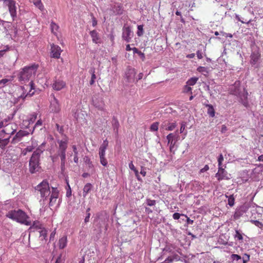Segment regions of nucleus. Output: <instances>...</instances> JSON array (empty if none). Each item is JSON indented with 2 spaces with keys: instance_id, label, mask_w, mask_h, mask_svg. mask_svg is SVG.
Instances as JSON below:
<instances>
[{
  "instance_id": "nucleus-1",
  "label": "nucleus",
  "mask_w": 263,
  "mask_h": 263,
  "mask_svg": "<svg viewBox=\"0 0 263 263\" xmlns=\"http://www.w3.org/2000/svg\"><path fill=\"white\" fill-rule=\"evenodd\" d=\"M37 68V65L32 64L25 67L20 72L18 79L20 82L25 83L30 80L28 85H25L21 87L23 93L21 96V98L24 99L26 97H31L34 94V91L32 90L34 89V86L32 79L35 76Z\"/></svg>"
},
{
  "instance_id": "nucleus-2",
  "label": "nucleus",
  "mask_w": 263,
  "mask_h": 263,
  "mask_svg": "<svg viewBox=\"0 0 263 263\" xmlns=\"http://www.w3.org/2000/svg\"><path fill=\"white\" fill-rule=\"evenodd\" d=\"M44 143H43L32 154L29 163V170L31 174H34L40 171L41 166L40 165V158L41 154L44 152L43 146Z\"/></svg>"
},
{
  "instance_id": "nucleus-3",
  "label": "nucleus",
  "mask_w": 263,
  "mask_h": 263,
  "mask_svg": "<svg viewBox=\"0 0 263 263\" xmlns=\"http://www.w3.org/2000/svg\"><path fill=\"white\" fill-rule=\"evenodd\" d=\"M6 216L26 226H30L31 224V221L29 220V217L21 210H11L7 214Z\"/></svg>"
},
{
  "instance_id": "nucleus-4",
  "label": "nucleus",
  "mask_w": 263,
  "mask_h": 263,
  "mask_svg": "<svg viewBox=\"0 0 263 263\" xmlns=\"http://www.w3.org/2000/svg\"><path fill=\"white\" fill-rule=\"evenodd\" d=\"M10 119H5L4 120L0 121V128L3 127V129L0 131V134H3L4 135L8 136L12 135L16 132L17 125L13 123H8Z\"/></svg>"
},
{
  "instance_id": "nucleus-5",
  "label": "nucleus",
  "mask_w": 263,
  "mask_h": 263,
  "mask_svg": "<svg viewBox=\"0 0 263 263\" xmlns=\"http://www.w3.org/2000/svg\"><path fill=\"white\" fill-rule=\"evenodd\" d=\"M35 189L40 193L41 197H49L50 196L51 190L49 183L46 179L43 180Z\"/></svg>"
},
{
  "instance_id": "nucleus-6",
  "label": "nucleus",
  "mask_w": 263,
  "mask_h": 263,
  "mask_svg": "<svg viewBox=\"0 0 263 263\" xmlns=\"http://www.w3.org/2000/svg\"><path fill=\"white\" fill-rule=\"evenodd\" d=\"M166 139L168 141V144L170 145V149L171 152L174 154L175 151L176 150L177 147L176 143L179 139V136L178 132L176 131L174 133L169 134L166 136Z\"/></svg>"
},
{
  "instance_id": "nucleus-7",
  "label": "nucleus",
  "mask_w": 263,
  "mask_h": 263,
  "mask_svg": "<svg viewBox=\"0 0 263 263\" xmlns=\"http://www.w3.org/2000/svg\"><path fill=\"white\" fill-rule=\"evenodd\" d=\"M4 4L8 7L13 21L15 20L17 18L16 2L14 0H4Z\"/></svg>"
},
{
  "instance_id": "nucleus-8",
  "label": "nucleus",
  "mask_w": 263,
  "mask_h": 263,
  "mask_svg": "<svg viewBox=\"0 0 263 263\" xmlns=\"http://www.w3.org/2000/svg\"><path fill=\"white\" fill-rule=\"evenodd\" d=\"M57 142L59 144L58 149V155L59 156H66V151L67 148L68 139L65 137L62 140H58Z\"/></svg>"
},
{
  "instance_id": "nucleus-9",
  "label": "nucleus",
  "mask_w": 263,
  "mask_h": 263,
  "mask_svg": "<svg viewBox=\"0 0 263 263\" xmlns=\"http://www.w3.org/2000/svg\"><path fill=\"white\" fill-rule=\"evenodd\" d=\"M260 58L261 54L258 50L252 51L250 55V61L252 66L255 68H257L259 64Z\"/></svg>"
},
{
  "instance_id": "nucleus-10",
  "label": "nucleus",
  "mask_w": 263,
  "mask_h": 263,
  "mask_svg": "<svg viewBox=\"0 0 263 263\" xmlns=\"http://www.w3.org/2000/svg\"><path fill=\"white\" fill-rule=\"evenodd\" d=\"M216 178L218 181L222 180H229L231 178V175L223 168L222 167H218V172L215 175Z\"/></svg>"
},
{
  "instance_id": "nucleus-11",
  "label": "nucleus",
  "mask_w": 263,
  "mask_h": 263,
  "mask_svg": "<svg viewBox=\"0 0 263 263\" xmlns=\"http://www.w3.org/2000/svg\"><path fill=\"white\" fill-rule=\"evenodd\" d=\"M51 97L52 99L50 101V109L53 112H58L61 109L59 102L53 94Z\"/></svg>"
},
{
  "instance_id": "nucleus-12",
  "label": "nucleus",
  "mask_w": 263,
  "mask_h": 263,
  "mask_svg": "<svg viewBox=\"0 0 263 263\" xmlns=\"http://www.w3.org/2000/svg\"><path fill=\"white\" fill-rule=\"evenodd\" d=\"M111 15H120L123 13V8L122 6L118 3L110 5V8Z\"/></svg>"
},
{
  "instance_id": "nucleus-13",
  "label": "nucleus",
  "mask_w": 263,
  "mask_h": 263,
  "mask_svg": "<svg viewBox=\"0 0 263 263\" xmlns=\"http://www.w3.org/2000/svg\"><path fill=\"white\" fill-rule=\"evenodd\" d=\"M28 134V132L22 130H20L16 133L15 136L12 138L11 141L12 144H15L20 141L22 138L24 136H27Z\"/></svg>"
},
{
  "instance_id": "nucleus-14",
  "label": "nucleus",
  "mask_w": 263,
  "mask_h": 263,
  "mask_svg": "<svg viewBox=\"0 0 263 263\" xmlns=\"http://www.w3.org/2000/svg\"><path fill=\"white\" fill-rule=\"evenodd\" d=\"M62 51V50L59 46L54 44L51 45V57L55 59H59Z\"/></svg>"
},
{
  "instance_id": "nucleus-15",
  "label": "nucleus",
  "mask_w": 263,
  "mask_h": 263,
  "mask_svg": "<svg viewBox=\"0 0 263 263\" xmlns=\"http://www.w3.org/2000/svg\"><path fill=\"white\" fill-rule=\"evenodd\" d=\"M122 38L127 42H129L133 37V33L129 27H124L122 32Z\"/></svg>"
},
{
  "instance_id": "nucleus-16",
  "label": "nucleus",
  "mask_w": 263,
  "mask_h": 263,
  "mask_svg": "<svg viewBox=\"0 0 263 263\" xmlns=\"http://www.w3.org/2000/svg\"><path fill=\"white\" fill-rule=\"evenodd\" d=\"M136 72L134 68H128L126 72L125 76L128 83H133L135 81V77Z\"/></svg>"
},
{
  "instance_id": "nucleus-17",
  "label": "nucleus",
  "mask_w": 263,
  "mask_h": 263,
  "mask_svg": "<svg viewBox=\"0 0 263 263\" xmlns=\"http://www.w3.org/2000/svg\"><path fill=\"white\" fill-rule=\"evenodd\" d=\"M10 136H6L0 134V148L4 149L10 142Z\"/></svg>"
},
{
  "instance_id": "nucleus-18",
  "label": "nucleus",
  "mask_w": 263,
  "mask_h": 263,
  "mask_svg": "<svg viewBox=\"0 0 263 263\" xmlns=\"http://www.w3.org/2000/svg\"><path fill=\"white\" fill-rule=\"evenodd\" d=\"M93 105L99 110H103L105 104L102 98H95L92 100Z\"/></svg>"
},
{
  "instance_id": "nucleus-19",
  "label": "nucleus",
  "mask_w": 263,
  "mask_h": 263,
  "mask_svg": "<svg viewBox=\"0 0 263 263\" xmlns=\"http://www.w3.org/2000/svg\"><path fill=\"white\" fill-rule=\"evenodd\" d=\"M249 206V203H245L236 210L235 215L238 216L242 215L244 213H245L247 211Z\"/></svg>"
},
{
  "instance_id": "nucleus-20",
  "label": "nucleus",
  "mask_w": 263,
  "mask_h": 263,
  "mask_svg": "<svg viewBox=\"0 0 263 263\" xmlns=\"http://www.w3.org/2000/svg\"><path fill=\"white\" fill-rule=\"evenodd\" d=\"M66 85V83L62 80H56L52 84V87L56 90H60Z\"/></svg>"
},
{
  "instance_id": "nucleus-21",
  "label": "nucleus",
  "mask_w": 263,
  "mask_h": 263,
  "mask_svg": "<svg viewBox=\"0 0 263 263\" xmlns=\"http://www.w3.org/2000/svg\"><path fill=\"white\" fill-rule=\"evenodd\" d=\"M108 141L106 139L104 140L103 143L101 145L99 148V157L105 156V151L108 146Z\"/></svg>"
},
{
  "instance_id": "nucleus-22",
  "label": "nucleus",
  "mask_w": 263,
  "mask_h": 263,
  "mask_svg": "<svg viewBox=\"0 0 263 263\" xmlns=\"http://www.w3.org/2000/svg\"><path fill=\"white\" fill-rule=\"evenodd\" d=\"M90 35L92 38L93 43L97 44L100 43V38L99 36L98 33L96 30H92L90 32Z\"/></svg>"
},
{
  "instance_id": "nucleus-23",
  "label": "nucleus",
  "mask_w": 263,
  "mask_h": 263,
  "mask_svg": "<svg viewBox=\"0 0 263 263\" xmlns=\"http://www.w3.org/2000/svg\"><path fill=\"white\" fill-rule=\"evenodd\" d=\"M174 247L173 245H167L163 249V251L164 252H167L170 253V254L173 255L174 256V259H177V255H176L175 254V252L174 251Z\"/></svg>"
},
{
  "instance_id": "nucleus-24",
  "label": "nucleus",
  "mask_w": 263,
  "mask_h": 263,
  "mask_svg": "<svg viewBox=\"0 0 263 263\" xmlns=\"http://www.w3.org/2000/svg\"><path fill=\"white\" fill-rule=\"evenodd\" d=\"M176 124L175 122L173 123H169L168 126H166V123H163L161 125V127L162 128H164L167 130H173L176 127Z\"/></svg>"
},
{
  "instance_id": "nucleus-25",
  "label": "nucleus",
  "mask_w": 263,
  "mask_h": 263,
  "mask_svg": "<svg viewBox=\"0 0 263 263\" xmlns=\"http://www.w3.org/2000/svg\"><path fill=\"white\" fill-rule=\"evenodd\" d=\"M67 243V236H64L59 240V246L60 249H64L66 247Z\"/></svg>"
},
{
  "instance_id": "nucleus-26",
  "label": "nucleus",
  "mask_w": 263,
  "mask_h": 263,
  "mask_svg": "<svg viewBox=\"0 0 263 263\" xmlns=\"http://www.w3.org/2000/svg\"><path fill=\"white\" fill-rule=\"evenodd\" d=\"M208 108L207 112L210 117H214L215 116V109L213 106L211 104H205Z\"/></svg>"
},
{
  "instance_id": "nucleus-27",
  "label": "nucleus",
  "mask_w": 263,
  "mask_h": 263,
  "mask_svg": "<svg viewBox=\"0 0 263 263\" xmlns=\"http://www.w3.org/2000/svg\"><path fill=\"white\" fill-rule=\"evenodd\" d=\"M85 162L86 163V165H87V167H88V169L89 171H90L92 173L93 172V165L92 164V161L90 160V159L88 157H86L85 158Z\"/></svg>"
},
{
  "instance_id": "nucleus-28",
  "label": "nucleus",
  "mask_w": 263,
  "mask_h": 263,
  "mask_svg": "<svg viewBox=\"0 0 263 263\" xmlns=\"http://www.w3.org/2000/svg\"><path fill=\"white\" fill-rule=\"evenodd\" d=\"M50 197H58L59 196V190L57 187L51 186Z\"/></svg>"
},
{
  "instance_id": "nucleus-29",
  "label": "nucleus",
  "mask_w": 263,
  "mask_h": 263,
  "mask_svg": "<svg viewBox=\"0 0 263 263\" xmlns=\"http://www.w3.org/2000/svg\"><path fill=\"white\" fill-rule=\"evenodd\" d=\"M248 95V93L247 91H244L243 94L240 96L241 102L243 104V105L245 106H247V105H248V102L247 101Z\"/></svg>"
},
{
  "instance_id": "nucleus-30",
  "label": "nucleus",
  "mask_w": 263,
  "mask_h": 263,
  "mask_svg": "<svg viewBox=\"0 0 263 263\" xmlns=\"http://www.w3.org/2000/svg\"><path fill=\"white\" fill-rule=\"evenodd\" d=\"M34 147L35 146L33 145L28 146L27 147L22 150L21 155L26 156L28 153L32 152Z\"/></svg>"
},
{
  "instance_id": "nucleus-31",
  "label": "nucleus",
  "mask_w": 263,
  "mask_h": 263,
  "mask_svg": "<svg viewBox=\"0 0 263 263\" xmlns=\"http://www.w3.org/2000/svg\"><path fill=\"white\" fill-rule=\"evenodd\" d=\"M72 149L74 153L73 161L76 163H78L79 162V153L78 151H77V146L76 145H73Z\"/></svg>"
},
{
  "instance_id": "nucleus-32",
  "label": "nucleus",
  "mask_w": 263,
  "mask_h": 263,
  "mask_svg": "<svg viewBox=\"0 0 263 263\" xmlns=\"http://www.w3.org/2000/svg\"><path fill=\"white\" fill-rule=\"evenodd\" d=\"M200 47H201V48H203V51H202L201 48V49L199 48V49L197 50L196 54H197V56L199 59H201L203 58V54L205 53V50L204 47L203 45H200Z\"/></svg>"
},
{
  "instance_id": "nucleus-33",
  "label": "nucleus",
  "mask_w": 263,
  "mask_h": 263,
  "mask_svg": "<svg viewBox=\"0 0 263 263\" xmlns=\"http://www.w3.org/2000/svg\"><path fill=\"white\" fill-rule=\"evenodd\" d=\"M234 237L235 239L237 240L242 241L243 240V236L241 231L237 230H235Z\"/></svg>"
},
{
  "instance_id": "nucleus-34",
  "label": "nucleus",
  "mask_w": 263,
  "mask_h": 263,
  "mask_svg": "<svg viewBox=\"0 0 263 263\" xmlns=\"http://www.w3.org/2000/svg\"><path fill=\"white\" fill-rule=\"evenodd\" d=\"M112 126L114 130L116 133H118V129L119 126V123L118 121L115 118L112 120Z\"/></svg>"
},
{
  "instance_id": "nucleus-35",
  "label": "nucleus",
  "mask_w": 263,
  "mask_h": 263,
  "mask_svg": "<svg viewBox=\"0 0 263 263\" xmlns=\"http://www.w3.org/2000/svg\"><path fill=\"white\" fill-rule=\"evenodd\" d=\"M198 80V78H191L186 82V84L190 86H193L196 83Z\"/></svg>"
},
{
  "instance_id": "nucleus-36",
  "label": "nucleus",
  "mask_w": 263,
  "mask_h": 263,
  "mask_svg": "<svg viewBox=\"0 0 263 263\" xmlns=\"http://www.w3.org/2000/svg\"><path fill=\"white\" fill-rule=\"evenodd\" d=\"M91 184L90 183H87L84 186L83 189L84 196H86V194L88 193L91 190Z\"/></svg>"
},
{
  "instance_id": "nucleus-37",
  "label": "nucleus",
  "mask_w": 263,
  "mask_h": 263,
  "mask_svg": "<svg viewBox=\"0 0 263 263\" xmlns=\"http://www.w3.org/2000/svg\"><path fill=\"white\" fill-rule=\"evenodd\" d=\"M34 5L37 7L40 10H42L44 6L41 2V0H33Z\"/></svg>"
},
{
  "instance_id": "nucleus-38",
  "label": "nucleus",
  "mask_w": 263,
  "mask_h": 263,
  "mask_svg": "<svg viewBox=\"0 0 263 263\" xmlns=\"http://www.w3.org/2000/svg\"><path fill=\"white\" fill-rule=\"evenodd\" d=\"M36 119V115L35 114L31 115L28 118V124H33Z\"/></svg>"
},
{
  "instance_id": "nucleus-39",
  "label": "nucleus",
  "mask_w": 263,
  "mask_h": 263,
  "mask_svg": "<svg viewBox=\"0 0 263 263\" xmlns=\"http://www.w3.org/2000/svg\"><path fill=\"white\" fill-rule=\"evenodd\" d=\"M61 159V168L62 171H64L66 162V156H59Z\"/></svg>"
},
{
  "instance_id": "nucleus-40",
  "label": "nucleus",
  "mask_w": 263,
  "mask_h": 263,
  "mask_svg": "<svg viewBox=\"0 0 263 263\" xmlns=\"http://www.w3.org/2000/svg\"><path fill=\"white\" fill-rule=\"evenodd\" d=\"M51 31L55 34L56 31L58 30L59 28V26L54 23L52 22L50 25Z\"/></svg>"
},
{
  "instance_id": "nucleus-41",
  "label": "nucleus",
  "mask_w": 263,
  "mask_h": 263,
  "mask_svg": "<svg viewBox=\"0 0 263 263\" xmlns=\"http://www.w3.org/2000/svg\"><path fill=\"white\" fill-rule=\"evenodd\" d=\"M143 25H138V31L137 32V35L138 36H141L143 34L144 31L143 29Z\"/></svg>"
},
{
  "instance_id": "nucleus-42",
  "label": "nucleus",
  "mask_w": 263,
  "mask_h": 263,
  "mask_svg": "<svg viewBox=\"0 0 263 263\" xmlns=\"http://www.w3.org/2000/svg\"><path fill=\"white\" fill-rule=\"evenodd\" d=\"M90 72L92 73L91 80L90 81V84L93 85L95 83V81L96 79V74H95V69H91Z\"/></svg>"
},
{
  "instance_id": "nucleus-43",
  "label": "nucleus",
  "mask_w": 263,
  "mask_h": 263,
  "mask_svg": "<svg viewBox=\"0 0 263 263\" xmlns=\"http://www.w3.org/2000/svg\"><path fill=\"white\" fill-rule=\"evenodd\" d=\"M158 125H159V123L158 122L153 123L151 125V127H150L151 130L153 131V132L157 131V130L158 129Z\"/></svg>"
},
{
  "instance_id": "nucleus-44",
  "label": "nucleus",
  "mask_w": 263,
  "mask_h": 263,
  "mask_svg": "<svg viewBox=\"0 0 263 263\" xmlns=\"http://www.w3.org/2000/svg\"><path fill=\"white\" fill-rule=\"evenodd\" d=\"M231 257L233 261H241V257L239 255L233 254Z\"/></svg>"
},
{
  "instance_id": "nucleus-45",
  "label": "nucleus",
  "mask_w": 263,
  "mask_h": 263,
  "mask_svg": "<svg viewBox=\"0 0 263 263\" xmlns=\"http://www.w3.org/2000/svg\"><path fill=\"white\" fill-rule=\"evenodd\" d=\"M250 260V255L247 254H245L241 257V261L242 263H248V261Z\"/></svg>"
},
{
  "instance_id": "nucleus-46",
  "label": "nucleus",
  "mask_w": 263,
  "mask_h": 263,
  "mask_svg": "<svg viewBox=\"0 0 263 263\" xmlns=\"http://www.w3.org/2000/svg\"><path fill=\"white\" fill-rule=\"evenodd\" d=\"M40 237H42V239H45L47 237V230L46 229H42L40 231Z\"/></svg>"
},
{
  "instance_id": "nucleus-47",
  "label": "nucleus",
  "mask_w": 263,
  "mask_h": 263,
  "mask_svg": "<svg viewBox=\"0 0 263 263\" xmlns=\"http://www.w3.org/2000/svg\"><path fill=\"white\" fill-rule=\"evenodd\" d=\"M99 157H100V159L101 164L104 166H107L108 162H107L106 159L105 158V156Z\"/></svg>"
},
{
  "instance_id": "nucleus-48",
  "label": "nucleus",
  "mask_w": 263,
  "mask_h": 263,
  "mask_svg": "<svg viewBox=\"0 0 263 263\" xmlns=\"http://www.w3.org/2000/svg\"><path fill=\"white\" fill-rule=\"evenodd\" d=\"M12 80L11 79L5 78L1 80H0V85H2L3 86L6 85L8 83L11 82Z\"/></svg>"
},
{
  "instance_id": "nucleus-49",
  "label": "nucleus",
  "mask_w": 263,
  "mask_h": 263,
  "mask_svg": "<svg viewBox=\"0 0 263 263\" xmlns=\"http://www.w3.org/2000/svg\"><path fill=\"white\" fill-rule=\"evenodd\" d=\"M223 161V157L222 154H220L218 158V167H222V163Z\"/></svg>"
},
{
  "instance_id": "nucleus-50",
  "label": "nucleus",
  "mask_w": 263,
  "mask_h": 263,
  "mask_svg": "<svg viewBox=\"0 0 263 263\" xmlns=\"http://www.w3.org/2000/svg\"><path fill=\"white\" fill-rule=\"evenodd\" d=\"M183 92L185 93H187L190 92L192 93V88L191 86L188 85H186L183 88Z\"/></svg>"
},
{
  "instance_id": "nucleus-51",
  "label": "nucleus",
  "mask_w": 263,
  "mask_h": 263,
  "mask_svg": "<svg viewBox=\"0 0 263 263\" xmlns=\"http://www.w3.org/2000/svg\"><path fill=\"white\" fill-rule=\"evenodd\" d=\"M90 211V208H88L86 210V216L85 217V219H84V221L85 223H87L89 221V218H90V213L89 212Z\"/></svg>"
},
{
  "instance_id": "nucleus-52",
  "label": "nucleus",
  "mask_w": 263,
  "mask_h": 263,
  "mask_svg": "<svg viewBox=\"0 0 263 263\" xmlns=\"http://www.w3.org/2000/svg\"><path fill=\"white\" fill-rule=\"evenodd\" d=\"M197 70L199 72H202V73L208 72L207 68L204 67H202V66H199V67H198Z\"/></svg>"
},
{
  "instance_id": "nucleus-53",
  "label": "nucleus",
  "mask_w": 263,
  "mask_h": 263,
  "mask_svg": "<svg viewBox=\"0 0 263 263\" xmlns=\"http://www.w3.org/2000/svg\"><path fill=\"white\" fill-rule=\"evenodd\" d=\"M156 201L154 200H151L150 199H147L146 200V204L149 206H153L155 204Z\"/></svg>"
},
{
  "instance_id": "nucleus-54",
  "label": "nucleus",
  "mask_w": 263,
  "mask_h": 263,
  "mask_svg": "<svg viewBox=\"0 0 263 263\" xmlns=\"http://www.w3.org/2000/svg\"><path fill=\"white\" fill-rule=\"evenodd\" d=\"M180 216H185L183 214H180L178 213H175L173 215V217L175 220L179 219L180 218Z\"/></svg>"
},
{
  "instance_id": "nucleus-55",
  "label": "nucleus",
  "mask_w": 263,
  "mask_h": 263,
  "mask_svg": "<svg viewBox=\"0 0 263 263\" xmlns=\"http://www.w3.org/2000/svg\"><path fill=\"white\" fill-rule=\"evenodd\" d=\"M253 223L256 226H257V227H258V228H259L260 229H261L263 227V224L261 222H260V221H259L258 220H254L253 221Z\"/></svg>"
},
{
  "instance_id": "nucleus-56",
  "label": "nucleus",
  "mask_w": 263,
  "mask_h": 263,
  "mask_svg": "<svg viewBox=\"0 0 263 263\" xmlns=\"http://www.w3.org/2000/svg\"><path fill=\"white\" fill-rule=\"evenodd\" d=\"M234 199L235 198H228V204L230 206H232L234 204Z\"/></svg>"
},
{
  "instance_id": "nucleus-57",
  "label": "nucleus",
  "mask_w": 263,
  "mask_h": 263,
  "mask_svg": "<svg viewBox=\"0 0 263 263\" xmlns=\"http://www.w3.org/2000/svg\"><path fill=\"white\" fill-rule=\"evenodd\" d=\"M91 16H92V18H92V25L93 27H95L97 25V21L92 14H91Z\"/></svg>"
},
{
  "instance_id": "nucleus-58",
  "label": "nucleus",
  "mask_w": 263,
  "mask_h": 263,
  "mask_svg": "<svg viewBox=\"0 0 263 263\" xmlns=\"http://www.w3.org/2000/svg\"><path fill=\"white\" fill-rule=\"evenodd\" d=\"M209 170V167L208 165H205L203 168L200 170V173H204V172L207 171Z\"/></svg>"
},
{
  "instance_id": "nucleus-59",
  "label": "nucleus",
  "mask_w": 263,
  "mask_h": 263,
  "mask_svg": "<svg viewBox=\"0 0 263 263\" xmlns=\"http://www.w3.org/2000/svg\"><path fill=\"white\" fill-rule=\"evenodd\" d=\"M128 166H129V168L131 170L133 171H134V170H136V167H135V166H134V164H133V162H132V161H131V162L129 163Z\"/></svg>"
},
{
  "instance_id": "nucleus-60",
  "label": "nucleus",
  "mask_w": 263,
  "mask_h": 263,
  "mask_svg": "<svg viewBox=\"0 0 263 263\" xmlns=\"http://www.w3.org/2000/svg\"><path fill=\"white\" fill-rule=\"evenodd\" d=\"M185 128V124L184 123H182L180 129V133H182L183 132Z\"/></svg>"
},
{
  "instance_id": "nucleus-61",
  "label": "nucleus",
  "mask_w": 263,
  "mask_h": 263,
  "mask_svg": "<svg viewBox=\"0 0 263 263\" xmlns=\"http://www.w3.org/2000/svg\"><path fill=\"white\" fill-rule=\"evenodd\" d=\"M56 126H57L58 131L60 133H62L63 131V127L62 126H60V125L58 124H56Z\"/></svg>"
},
{
  "instance_id": "nucleus-62",
  "label": "nucleus",
  "mask_w": 263,
  "mask_h": 263,
  "mask_svg": "<svg viewBox=\"0 0 263 263\" xmlns=\"http://www.w3.org/2000/svg\"><path fill=\"white\" fill-rule=\"evenodd\" d=\"M140 174L143 176H145L146 175V172L145 171V168L142 167H141V171H140Z\"/></svg>"
},
{
  "instance_id": "nucleus-63",
  "label": "nucleus",
  "mask_w": 263,
  "mask_h": 263,
  "mask_svg": "<svg viewBox=\"0 0 263 263\" xmlns=\"http://www.w3.org/2000/svg\"><path fill=\"white\" fill-rule=\"evenodd\" d=\"M173 260V259L171 257H168L167 258L165 259L164 260L165 263H169L172 262Z\"/></svg>"
},
{
  "instance_id": "nucleus-64",
  "label": "nucleus",
  "mask_w": 263,
  "mask_h": 263,
  "mask_svg": "<svg viewBox=\"0 0 263 263\" xmlns=\"http://www.w3.org/2000/svg\"><path fill=\"white\" fill-rule=\"evenodd\" d=\"M55 231L54 230L50 234V240H52V239H53V238H54V237L55 236Z\"/></svg>"
}]
</instances>
